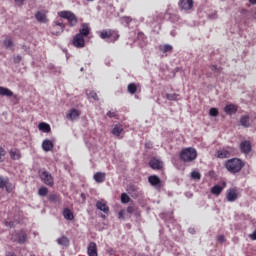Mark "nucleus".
Returning a JSON list of instances; mask_svg holds the SVG:
<instances>
[{
	"instance_id": "1",
	"label": "nucleus",
	"mask_w": 256,
	"mask_h": 256,
	"mask_svg": "<svg viewBox=\"0 0 256 256\" xmlns=\"http://www.w3.org/2000/svg\"><path fill=\"white\" fill-rule=\"evenodd\" d=\"M224 167L229 173H239L245 167V162L239 158H232L225 162Z\"/></svg>"
},
{
	"instance_id": "2",
	"label": "nucleus",
	"mask_w": 256,
	"mask_h": 256,
	"mask_svg": "<svg viewBox=\"0 0 256 256\" xmlns=\"http://www.w3.org/2000/svg\"><path fill=\"white\" fill-rule=\"evenodd\" d=\"M179 157L184 163H192V161L197 159V150L193 147L184 148L180 152Z\"/></svg>"
},
{
	"instance_id": "3",
	"label": "nucleus",
	"mask_w": 256,
	"mask_h": 256,
	"mask_svg": "<svg viewBox=\"0 0 256 256\" xmlns=\"http://www.w3.org/2000/svg\"><path fill=\"white\" fill-rule=\"evenodd\" d=\"M58 15L62 19H67L69 27H75L79 23L77 15L71 11H61Z\"/></svg>"
},
{
	"instance_id": "4",
	"label": "nucleus",
	"mask_w": 256,
	"mask_h": 256,
	"mask_svg": "<svg viewBox=\"0 0 256 256\" xmlns=\"http://www.w3.org/2000/svg\"><path fill=\"white\" fill-rule=\"evenodd\" d=\"M99 36L102 39H110V43H115V41L119 40V32L111 29H104L100 31Z\"/></svg>"
},
{
	"instance_id": "5",
	"label": "nucleus",
	"mask_w": 256,
	"mask_h": 256,
	"mask_svg": "<svg viewBox=\"0 0 256 256\" xmlns=\"http://www.w3.org/2000/svg\"><path fill=\"white\" fill-rule=\"evenodd\" d=\"M233 151V147L227 146L216 151L215 157H217V159H229Z\"/></svg>"
},
{
	"instance_id": "6",
	"label": "nucleus",
	"mask_w": 256,
	"mask_h": 256,
	"mask_svg": "<svg viewBox=\"0 0 256 256\" xmlns=\"http://www.w3.org/2000/svg\"><path fill=\"white\" fill-rule=\"evenodd\" d=\"M40 179L45 185H48V187H53V185H55V181L51 173L45 170L40 172Z\"/></svg>"
},
{
	"instance_id": "7",
	"label": "nucleus",
	"mask_w": 256,
	"mask_h": 256,
	"mask_svg": "<svg viewBox=\"0 0 256 256\" xmlns=\"http://www.w3.org/2000/svg\"><path fill=\"white\" fill-rule=\"evenodd\" d=\"M65 31V25L63 22L55 21L50 27V33L52 35H61Z\"/></svg>"
},
{
	"instance_id": "8",
	"label": "nucleus",
	"mask_w": 256,
	"mask_h": 256,
	"mask_svg": "<svg viewBox=\"0 0 256 256\" xmlns=\"http://www.w3.org/2000/svg\"><path fill=\"white\" fill-rule=\"evenodd\" d=\"M253 149V146L251 145V141L245 140L240 143V151L241 153H244V155H249Z\"/></svg>"
},
{
	"instance_id": "9",
	"label": "nucleus",
	"mask_w": 256,
	"mask_h": 256,
	"mask_svg": "<svg viewBox=\"0 0 256 256\" xmlns=\"http://www.w3.org/2000/svg\"><path fill=\"white\" fill-rule=\"evenodd\" d=\"M149 167L154 171H161V169H163V161L157 158H152L149 161Z\"/></svg>"
},
{
	"instance_id": "10",
	"label": "nucleus",
	"mask_w": 256,
	"mask_h": 256,
	"mask_svg": "<svg viewBox=\"0 0 256 256\" xmlns=\"http://www.w3.org/2000/svg\"><path fill=\"white\" fill-rule=\"evenodd\" d=\"M74 47H77V49H83L85 47V37L76 34L72 41Z\"/></svg>"
},
{
	"instance_id": "11",
	"label": "nucleus",
	"mask_w": 256,
	"mask_h": 256,
	"mask_svg": "<svg viewBox=\"0 0 256 256\" xmlns=\"http://www.w3.org/2000/svg\"><path fill=\"white\" fill-rule=\"evenodd\" d=\"M178 5L183 11H191V9H193L194 2L193 0H180Z\"/></svg>"
},
{
	"instance_id": "12",
	"label": "nucleus",
	"mask_w": 256,
	"mask_h": 256,
	"mask_svg": "<svg viewBox=\"0 0 256 256\" xmlns=\"http://www.w3.org/2000/svg\"><path fill=\"white\" fill-rule=\"evenodd\" d=\"M238 197H239V193H237V189L232 188L227 191L226 199L230 203H233V201H237Z\"/></svg>"
},
{
	"instance_id": "13",
	"label": "nucleus",
	"mask_w": 256,
	"mask_h": 256,
	"mask_svg": "<svg viewBox=\"0 0 256 256\" xmlns=\"http://www.w3.org/2000/svg\"><path fill=\"white\" fill-rule=\"evenodd\" d=\"M91 33V27H89V24L83 23L81 24V28L79 29V33L77 35H80V37H89Z\"/></svg>"
},
{
	"instance_id": "14",
	"label": "nucleus",
	"mask_w": 256,
	"mask_h": 256,
	"mask_svg": "<svg viewBox=\"0 0 256 256\" xmlns=\"http://www.w3.org/2000/svg\"><path fill=\"white\" fill-rule=\"evenodd\" d=\"M237 111H239V106L235 104H227L224 107V112L226 113V115H235Z\"/></svg>"
},
{
	"instance_id": "15",
	"label": "nucleus",
	"mask_w": 256,
	"mask_h": 256,
	"mask_svg": "<svg viewBox=\"0 0 256 256\" xmlns=\"http://www.w3.org/2000/svg\"><path fill=\"white\" fill-rule=\"evenodd\" d=\"M81 117V112L75 108L71 109L68 114H66V118L69 121H75V119H79Z\"/></svg>"
},
{
	"instance_id": "16",
	"label": "nucleus",
	"mask_w": 256,
	"mask_h": 256,
	"mask_svg": "<svg viewBox=\"0 0 256 256\" xmlns=\"http://www.w3.org/2000/svg\"><path fill=\"white\" fill-rule=\"evenodd\" d=\"M148 183H150L152 187H161V178L157 175H151L148 177Z\"/></svg>"
},
{
	"instance_id": "17",
	"label": "nucleus",
	"mask_w": 256,
	"mask_h": 256,
	"mask_svg": "<svg viewBox=\"0 0 256 256\" xmlns=\"http://www.w3.org/2000/svg\"><path fill=\"white\" fill-rule=\"evenodd\" d=\"M127 191L129 195H131V197H133L134 199H137V197H139V188L137 186L130 184L127 187Z\"/></svg>"
},
{
	"instance_id": "18",
	"label": "nucleus",
	"mask_w": 256,
	"mask_h": 256,
	"mask_svg": "<svg viewBox=\"0 0 256 256\" xmlns=\"http://www.w3.org/2000/svg\"><path fill=\"white\" fill-rule=\"evenodd\" d=\"M0 95L1 97H14V99H17V95H14L13 91L3 86H0Z\"/></svg>"
},
{
	"instance_id": "19",
	"label": "nucleus",
	"mask_w": 256,
	"mask_h": 256,
	"mask_svg": "<svg viewBox=\"0 0 256 256\" xmlns=\"http://www.w3.org/2000/svg\"><path fill=\"white\" fill-rule=\"evenodd\" d=\"M55 147V145L53 144V141L46 139L42 142V149L43 151L49 152V151H53V148Z\"/></svg>"
},
{
	"instance_id": "20",
	"label": "nucleus",
	"mask_w": 256,
	"mask_h": 256,
	"mask_svg": "<svg viewBox=\"0 0 256 256\" xmlns=\"http://www.w3.org/2000/svg\"><path fill=\"white\" fill-rule=\"evenodd\" d=\"M93 179L96 183H104L107 179V174L105 172H97L94 174Z\"/></svg>"
},
{
	"instance_id": "21",
	"label": "nucleus",
	"mask_w": 256,
	"mask_h": 256,
	"mask_svg": "<svg viewBox=\"0 0 256 256\" xmlns=\"http://www.w3.org/2000/svg\"><path fill=\"white\" fill-rule=\"evenodd\" d=\"M87 253H88V256H98L97 244L95 242L89 243Z\"/></svg>"
},
{
	"instance_id": "22",
	"label": "nucleus",
	"mask_w": 256,
	"mask_h": 256,
	"mask_svg": "<svg viewBox=\"0 0 256 256\" xmlns=\"http://www.w3.org/2000/svg\"><path fill=\"white\" fill-rule=\"evenodd\" d=\"M96 208L99 209V211H103V213H109V206L103 200L96 202Z\"/></svg>"
},
{
	"instance_id": "23",
	"label": "nucleus",
	"mask_w": 256,
	"mask_h": 256,
	"mask_svg": "<svg viewBox=\"0 0 256 256\" xmlns=\"http://www.w3.org/2000/svg\"><path fill=\"white\" fill-rule=\"evenodd\" d=\"M250 120H251V118L249 117V115L241 116L240 124L242 125V127L249 128V127H251Z\"/></svg>"
},
{
	"instance_id": "24",
	"label": "nucleus",
	"mask_w": 256,
	"mask_h": 256,
	"mask_svg": "<svg viewBox=\"0 0 256 256\" xmlns=\"http://www.w3.org/2000/svg\"><path fill=\"white\" fill-rule=\"evenodd\" d=\"M225 187H223V186H221V185H219V184H217V185H214L212 188H211V193H212V195H217V196H219V195H221V193H223V189H224Z\"/></svg>"
},
{
	"instance_id": "25",
	"label": "nucleus",
	"mask_w": 256,
	"mask_h": 256,
	"mask_svg": "<svg viewBox=\"0 0 256 256\" xmlns=\"http://www.w3.org/2000/svg\"><path fill=\"white\" fill-rule=\"evenodd\" d=\"M63 217L67 221H73L75 219V215H73V213L69 210V208H65L63 210Z\"/></svg>"
},
{
	"instance_id": "26",
	"label": "nucleus",
	"mask_w": 256,
	"mask_h": 256,
	"mask_svg": "<svg viewBox=\"0 0 256 256\" xmlns=\"http://www.w3.org/2000/svg\"><path fill=\"white\" fill-rule=\"evenodd\" d=\"M35 17H36L37 21H39V23H47V15H45V13L38 11L35 14Z\"/></svg>"
},
{
	"instance_id": "27",
	"label": "nucleus",
	"mask_w": 256,
	"mask_h": 256,
	"mask_svg": "<svg viewBox=\"0 0 256 256\" xmlns=\"http://www.w3.org/2000/svg\"><path fill=\"white\" fill-rule=\"evenodd\" d=\"M38 129L40 131H43V133H49L51 131V126L45 122H41L39 125H38Z\"/></svg>"
},
{
	"instance_id": "28",
	"label": "nucleus",
	"mask_w": 256,
	"mask_h": 256,
	"mask_svg": "<svg viewBox=\"0 0 256 256\" xmlns=\"http://www.w3.org/2000/svg\"><path fill=\"white\" fill-rule=\"evenodd\" d=\"M17 241L20 245H23L27 241V233L21 231L17 234Z\"/></svg>"
},
{
	"instance_id": "29",
	"label": "nucleus",
	"mask_w": 256,
	"mask_h": 256,
	"mask_svg": "<svg viewBox=\"0 0 256 256\" xmlns=\"http://www.w3.org/2000/svg\"><path fill=\"white\" fill-rule=\"evenodd\" d=\"M58 245H62L63 247H69V238L67 236H62L61 238L57 239Z\"/></svg>"
},
{
	"instance_id": "30",
	"label": "nucleus",
	"mask_w": 256,
	"mask_h": 256,
	"mask_svg": "<svg viewBox=\"0 0 256 256\" xmlns=\"http://www.w3.org/2000/svg\"><path fill=\"white\" fill-rule=\"evenodd\" d=\"M9 155L11 159H14V160L21 159V152L18 149L10 150Z\"/></svg>"
},
{
	"instance_id": "31",
	"label": "nucleus",
	"mask_w": 256,
	"mask_h": 256,
	"mask_svg": "<svg viewBox=\"0 0 256 256\" xmlns=\"http://www.w3.org/2000/svg\"><path fill=\"white\" fill-rule=\"evenodd\" d=\"M3 45L6 49H13V39H11V37H7L4 39Z\"/></svg>"
},
{
	"instance_id": "32",
	"label": "nucleus",
	"mask_w": 256,
	"mask_h": 256,
	"mask_svg": "<svg viewBox=\"0 0 256 256\" xmlns=\"http://www.w3.org/2000/svg\"><path fill=\"white\" fill-rule=\"evenodd\" d=\"M48 201H50V203H61V198L57 194H50Z\"/></svg>"
},
{
	"instance_id": "33",
	"label": "nucleus",
	"mask_w": 256,
	"mask_h": 256,
	"mask_svg": "<svg viewBox=\"0 0 256 256\" xmlns=\"http://www.w3.org/2000/svg\"><path fill=\"white\" fill-rule=\"evenodd\" d=\"M128 93L131 95H135L137 93V84L135 83H130L127 87Z\"/></svg>"
},
{
	"instance_id": "34",
	"label": "nucleus",
	"mask_w": 256,
	"mask_h": 256,
	"mask_svg": "<svg viewBox=\"0 0 256 256\" xmlns=\"http://www.w3.org/2000/svg\"><path fill=\"white\" fill-rule=\"evenodd\" d=\"M123 132V127L119 125H115L114 128L112 129V134H114L116 137H119Z\"/></svg>"
},
{
	"instance_id": "35",
	"label": "nucleus",
	"mask_w": 256,
	"mask_h": 256,
	"mask_svg": "<svg viewBox=\"0 0 256 256\" xmlns=\"http://www.w3.org/2000/svg\"><path fill=\"white\" fill-rule=\"evenodd\" d=\"M160 51L162 53H171V51H173V46L169 44H165L163 46H160Z\"/></svg>"
},
{
	"instance_id": "36",
	"label": "nucleus",
	"mask_w": 256,
	"mask_h": 256,
	"mask_svg": "<svg viewBox=\"0 0 256 256\" xmlns=\"http://www.w3.org/2000/svg\"><path fill=\"white\" fill-rule=\"evenodd\" d=\"M7 183H9V180L7 178L0 177V189H3L6 187V191L9 193V188H7Z\"/></svg>"
},
{
	"instance_id": "37",
	"label": "nucleus",
	"mask_w": 256,
	"mask_h": 256,
	"mask_svg": "<svg viewBox=\"0 0 256 256\" xmlns=\"http://www.w3.org/2000/svg\"><path fill=\"white\" fill-rule=\"evenodd\" d=\"M166 99H168V101H179V94H166Z\"/></svg>"
},
{
	"instance_id": "38",
	"label": "nucleus",
	"mask_w": 256,
	"mask_h": 256,
	"mask_svg": "<svg viewBox=\"0 0 256 256\" xmlns=\"http://www.w3.org/2000/svg\"><path fill=\"white\" fill-rule=\"evenodd\" d=\"M48 193H49V189L47 187H41L38 190V195H40V197H47Z\"/></svg>"
},
{
	"instance_id": "39",
	"label": "nucleus",
	"mask_w": 256,
	"mask_h": 256,
	"mask_svg": "<svg viewBox=\"0 0 256 256\" xmlns=\"http://www.w3.org/2000/svg\"><path fill=\"white\" fill-rule=\"evenodd\" d=\"M129 201H131V198L129 197V195H127V193H122L121 194V203L127 204V203H129Z\"/></svg>"
},
{
	"instance_id": "40",
	"label": "nucleus",
	"mask_w": 256,
	"mask_h": 256,
	"mask_svg": "<svg viewBox=\"0 0 256 256\" xmlns=\"http://www.w3.org/2000/svg\"><path fill=\"white\" fill-rule=\"evenodd\" d=\"M89 99H94V101H99V96L97 95V92L90 91L87 93Z\"/></svg>"
},
{
	"instance_id": "41",
	"label": "nucleus",
	"mask_w": 256,
	"mask_h": 256,
	"mask_svg": "<svg viewBox=\"0 0 256 256\" xmlns=\"http://www.w3.org/2000/svg\"><path fill=\"white\" fill-rule=\"evenodd\" d=\"M5 155H7V152L3 147H0V163H3L5 161Z\"/></svg>"
},
{
	"instance_id": "42",
	"label": "nucleus",
	"mask_w": 256,
	"mask_h": 256,
	"mask_svg": "<svg viewBox=\"0 0 256 256\" xmlns=\"http://www.w3.org/2000/svg\"><path fill=\"white\" fill-rule=\"evenodd\" d=\"M191 177H192V179L199 181L201 179V173H199L198 171H193L191 173Z\"/></svg>"
},
{
	"instance_id": "43",
	"label": "nucleus",
	"mask_w": 256,
	"mask_h": 256,
	"mask_svg": "<svg viewBox=\"0 0 256 256\" xmlns=\"http://www.w3.org/2000/svg\"><path fill=\"white\" fill-rule=\"evenodd\" d=\"M139 207H135V206H128L126 211L127 213H129L130 215H133V213H135V211H138Z\"/></svg>"
},
{
	"instance_id": "44",
	"label": "nucleus",
	"mask_w": 256,
	"mask_h": 256,
	"mask_svg": "<svg viewBox=\"0 0 256 256\" xmlns=\"http://www.w3.org/2000/svg\"><path fill=\"white\" fill-rule=\"evenodd\" d=\"M209 115L211 117H217V115H219V110L217 108H211L209 111Z\"/></svg>"
},
{
	"instance_id": "45",
	"label": "nucleus",
	"mask_w": 256,
	"mask_h": 256,
	"mask_svg": "<svg viewBox=\"0 0 256 256\" xmlns=\"http://www.w3.org/2000/svg\"><path fill=\"white\" fill-rule=\"evenodd\" d=\"M107 117H109L110 119L117 118V113L108 111Z\"/></svg>"
},
{
	"instance_id": "46",
	"label": "nucleus",
	"mask_w": 256,
	"mask_h": 256,
	"mask_svg": "<svg viewBox=\"0 0 256 256\" xmlns=\"http://www.w3.org/2000/svg\"><path fill=\"white\" fill-rule=\"evenodd\" d=\"M211 71H215V73H221V68H218L217 65H212Z\"/></svg>"
},
{
	"instance_id": "47",
	"label": "nucleus",
	"mask_w": 256,
	"mask_h": 256,
	"mask_svg": "<svg viewBox=\"0 0 256 256\" xmlns=\"http://www.w3.org/2000/svg\"><path fill=\"white\" fill-rule=\"evenodd\" d=\"M118 219H125V210H121L118 213Z\"/></svg>"
},
{
	"instance_id": "48",
	"label": "nucleus",
	"mask_w": 256,
	"mask_h": 256,
	"mask_svg": "<svg viewBox=\"0 0 256 256\" xmlns=\"http://www.w3.org/2000/svg\"><path fill=\"white\" fill-rule=\"evenodd\" d=\"M217 241H218L219 243H225V236H224V235H219V236L217 237Z\"/></svg>"
},
{
	"instance_id": "49",
	"label": "nucleus",
	"mask_w": 256,
	"mask_h": 256,
	"mask_svg": "<svg viewBox=\"0 0 256 256\" xmlns=\"http://www.w3.org/2000/svg\"><path fill=\"white\" fill-rule=\"evenodd\" d=\"M14 63H21V59H22V57L21 56H19V55H17V56H14Z\"/></svg>"
},
{
	"instance_id": "50",
	"label": "nucleus",
	"mask_w": 256,
	"mask_h": 256,
	"mask_svg": "<svg viewBox=\"0 0 256 256\" xmlns=\"http://www.w3.org/2000/svg\"><path fill=\"white\" fill-rule=\"evenodd\" d=\"M14 1H15V3H17V5L19 7H21V5H23V3H25V0H14Z\"/></svg>"
},
{
	"instance_id": "51",
	"label": "nucleus",
	"mask_w": 256,
	"mask_h": 256,
	"mask_svg": "<svg viewBox=\"0 0 256 256\" xmlns=\"http://www.w3.org/2000/svg\"><path fill=\"white\" fill-rule=\"evenodd\" d=\"M134 215H135V217H141V211L136 210V211L134 212Z\"/></svg>"
},
{
	"instance_id": "52",
	"label": "nucleus",
	"mask_w": 256,
	"mask_h": 256,
	"mask_svg": "<svg viewBox=\"0 0 256 256\" xmlns=\"http://www.w3.org/2000/svg\"><path fill=\"white\" fill-rule=\"evenodd\" d=\"M251 239H253V241H256V231L253 232V234L250 235Z\"/></svg>"
},
{
	"instance_id": "53",
	"label": "nucleus",
	"mask_w": 256,
	"mask_h": 256,
	"mask_svg": "<svg viewBox=\"0 0 256 256\" xmlns=\"http://www.w3.org/2000/svg\"><path fill=\"white\" fill-rule=\"evenodd\" d=\"M249 3H251V5H256V0H249Z\"/></svg>"
},
{
	"instance_id": "54",
	"label": "nucleus",
	"mask_w": 256,
	"mask_h": 256,
	"mask_svg": "<svg viewBox=\"0 0 256 256\" xmlns=\"http://www.w3.org/2000/svg\"><path fill=\"white\" fill-rule=\"evenodd\" d=\"M6 256H17V255H15L14 253L8 252V253L6 254Z\"/></svg>"
},
{
	"instance_id": "55",
	"label": "nucleus",
	"mask_w": 256,
	"mask_h": 256,
	"mask_svg": "<svg viewBox=\"0 0 256 256\" xmlns=\"http://www.w3.org/2000/svg\"><path fill=\"white\" fill-rule=\"evenodd\" d=\"M81 197H82L83 200L85 201V194H84V193L81 194Z\"/></svg>"
},
{
	"instance_id": "56",
	"label": "nucleus",
	"mask_w": 256,
	"mask_h": 256,
	"mask_svg": "<svg viewBox=\"0 0 256 256\" xmlns=\"http://www.w3.org/2000/svg\"><path fill=\"white\" fill-rule=\"evenodd\" d=\"M139 35H143V32H140Z\"/></svg>"
}]
</instances>
